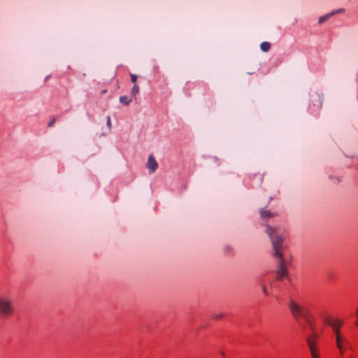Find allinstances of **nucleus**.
I'll return each instance as SVG.
<instances>
[{"label": "nucleus", "instance_id": "5701e85b", "mask_svg": "<svg viewBox=\"0 0 358 358\" xmlns=\"http://www.w3.org/2000/svg\"><path fill=\"white\" fill-rule=\"evenodd\" d=\"M50 78V76H48L45 79V82H47V80Z\"/></svg>", "mask_w": 358, "mask_h": 358}, {"label": "nucleus", "instance_id": "39448f33", "mask_svg": "<svg viewBox=\"0 0 358 358\" xmlns=\"http://www.w3.org/2000/svg\"><path fill=\"white\" fill-rule=\"evenodd\" d=\"M146 168L150 173H153L158 168V163L152 154L150 155L146 163Z\"/></svg>", "mask_w": 358, "mask_h": 358}, {"label": "nucleus", "instance_id": "20e7f679", "mask_svg": "<svg viewBox=\"0 0 358 358\" xmlns=\"http://www.w3.org/2000/svg\"><path fill=\"white\" fill-rule=\"evenodd\" d=\"M343 324V322L339 320H335L334 324H331L334 332L335 334L336 347L340 348L341 350V341H346V338L341 334L340 328Z\"/></svg>", "mask_w": 358, "mask_h": 358}, {"label": "nucleus", "instance_id": "0eeeda50", "mask_svg": "<svg viewBox=\"0 0 358 358\" xmlns=\"http://www.w3.org/2000/svg\"><path fill=\"white\" fill-rule=\"evenodd\" d=\"M259 213L261 215V217L263 219L270 218L274 216V213L271 212L268 210H266L264 208H261L259 210Z\"/></svg>", "mask_w": 358, "mask_h": 358}, {"label": "nucleus", "instance_id": "4be33fe9", "mask_svg": "<svg viewBox=\"0 0 358 358\" xmlns=\"http://www.w3.org/2000/svg\"><path fill=\"white\" fill-rule=\"evenodd\" d=\"M262 290H263V292H264L265 294H268V292H267V289H266V287H265V286H264V287H262Z\"/></svg>", "mask_w": 358, "mask_h": 358}, {"label": "nucleus", "instance_id": "a211bd4d", "mask_svg": "<svg viewBox=\"0 0 358 358\" xmlns=\"http://www.w3.org/2000/svg\"><path fill=\"white\" fill-rule=\"evenodd\" d=\"M315 98H317V99H315L314 101L317 102L318 107H320V108L322 107V101L321 100L320 96L319 95H317L315 96Z\"/></svg>", "mask_w": 358, "mask_h": 358}, {"label": "nucleus", "instance_id": "1a4fd4ad", "mask_svg": "<svg viewBox=\"0 0 358 358\" xmlns=\"http://www.w3.org/2000/svg\"><path fill=\"white\" fill-rule=\"evenodd\" d=\"M308 348L310 350L312 358H320L318 349L317 347L313 346V345L308 342Z\"/></svg>", "mask_w": 358, "mask_h": 358}, {"label": "nucleus", "instance_id": "6ab92c4d", "mask_svg": "<svg viewBox=\"0 0 358 358\" xmlns=\"http://www.w3.org/2000/svg\"><path fill=\"white\" fill-rule=\"evenodd\" d=\"M130 76H131V82L134 83V84H136V82L137 80V76L132 74V73H131Z\"/></svg>", "mask_w": 358, "mask_h": 358}, {"label": "nucleus", "instance_id": "9b49d317", "mask_svg": "<svg viewBox=\"0 0 358 358\" xmlns=\"http://www.w3.org/2000/svg\"><path fill=\"white\" fill-rule=\"evenodd\" d=\"M303 319L305 320V321L306 322L307 324L308 325L309 328L310 329V330H312L313 331H314L315 330V327H314V324L312 322V320H310V315H309V313L303 317Z\"/></svg>", "mask_w": 358, "mask_h": 358}, {"label": "nucleus", "instance_id": "423d86ee", "mask_svg": "<svg viewBox=\"0 0 358 358\" xmlns=\"http://www.w3.org/2000/svg\"><path fill=\"white\" fill-rule=\"evenodd\" d=\"M318 338V334L313 331V333L311 335L308 336L306 338L307 345H308V342H310V343H311L313 346L317 347Z\"/></svg>", "mask_w": 358, "mask_h": 358}, {"label": "nucleus", "instance_id": "f3484780", "mask_svg": "<svg viewBox=\"0 0 358 358\" xmlns=\"http://www.w3.org/2000/svg\"><path fill=\"white\" fill-rule=\"evenodd\" d=\"M334 320H333L331 318L327 317L324 318V323L326 324H328L331 327V324H334Z\"/></svg>", "mask_w": 358, "mask_h": 358}, {"label": "nucleus", "instance_id": "412c9836", "mask_svg": "<svg viewBox=\"0 0 358 358\" xmlns=\"http://www.w3.org/2000/svg\"><path fill=\"white\" fill-rule=\"evenodd\" d=\"M107 126L110 128L111 127V121L110 117L109 116L107 117Z\"/></svg>", "mask_w": 358, "mask_h": 358}, {"label": "nucleus", "instance_id": "dca6fc26", "mask_svg": "<svg viewBox=\"0 0 358 358\" xmlns=\"http://www.w3.org/2000/svg\"><path fill=\"white\" fill-rule=\"evenodd\" d=\"M345 11V10L344 8H338L331 12V14H332L333 16L336 14L343 13Z\"/></svg>", "mask_w": 358, "mask_h": 358}, {"label": "nucleus", "instance_id": "2eb2a0df", "mask_svg": "<svg viewBox=\"0 0 358 358\" xmlns=\"http://www.w3.org/2000/svg\"><path fill=\"white\" fill-rule=\"evenodd\" d=\"M348 343V339L346 338V341H341V346H342V350L340 349V348H338L340 353L341 355H343L345 350V345H347Z\"/></svg>", "mask_w": 358, "mask_h": 358}, {"label": "nucleus", "instance_id": "9d476101", "mask_svg": "<svg viewBox=\"0 0 358 358\" xmlns=\"http://www.w3.org/2000/svg\"><path fill=\"white\" fill-rule=\"evenodd\" d=\"M120 102L124 106H128L132 101V99L128 96H122L120 97Z\"/></svg>", "mask_w": 358, "mask_h": 358}, {"label": "nucleus", "instance_id": "b1692460", "mask_svg": "<svg viewBox=\"0 0 358 358\" xmlns=\"http://www.w3.org/2000/svg\"><path fill=\"white\" fill-rule=\"evenodd\" d=\"M355 324H356L357 326L358 325V321H356Z\"/></svg>", "mask_w": 358, "mask_h": 358}, {"label": "nucleus", "instance_id": "f8f14e48", "mask_svg": "<svg viewBox=\"0 0 358 358\" xmlns=\"http://www.w3.org/2000/svg\"><path fill=\"white\" fill-rule=\"evenodd\" d=\"M260 48L263 52H268L269 50L271 49V44L267 41L262 42L260 44Z\"/></svg>", "mask_w": 358, "mask_h": 358}, {"label": "nucleus", "instance_id": "f257e3e1", "mask_svg": "<svg viewBox=\"0 0 358 358\" xmlns=\"http://www.w3.org/2000/svg\"><path fill=\"white\" fill-rule=\"evenodd\" d=\"M266 233L271 239L273 255L278 259L276 273L277 279L280 280L282 277L287 275L286 266L289 264L288 260L284 257L282 254L284 248L282 245V237L278 229L268 225L266 226Z\"/></svg>", "mask_w": 358, "mask_h": 358}, {"label": "nucleus", "instance_id": "6e6552de", "mask_svg": "<svg viewBox=\"0 0 358 358\" xmlns=\"http://www.w3.org/2000/svg\"><path fill=\"white\" fill-rule=\"evenodd\" d=\"M308 348L310 350L312 358H320L318 349L317 347L313 346V345L308 342Z\"/></svg>", "mask_w": 358, "mask_h": 358}, {"label": "nucleus", "instance_id": "ddd939ff", "mask_svg": "<svg viewBox=\"0 0 358 358\" xmlns=\"http://www.w3.org/2000/svg\"><path fill=\"white\" fill-rule=\"evenodd\" d=\"M331 17H332V14H331V13H327L324 15H322V16L320 17V18L318 20V23L322 24V23L325 22L326 21H327Z\"/></svg>", "mask_w": 358, "mask_h": 358}, {"label": "nucleus", "instance_id": "4468645a", "mask_svg": "<svg viewBox=\"0 0 358 358\" xmlns=\"http://www.w3.org/2000/svg\"><path fill=\"white\" fill-rule=\"evenodd\" d=\"M138 93H139V87L136 84H134L133 87L131 90V95L132 96H135Z\"/></svg>", "mask_w": 358, "mask_h": 358}, {"label": "nucleus", "instance_id": "7ed1b4c3", "mask_svg": "<svg viewBox=\"0 0 358 358\" xmlns=\"http://www.w3.org/2000/svg\"><path fill=\"white\" fill-rule=\"evenodd\" d=\"M288 307L292 317L296 320H298L301 317L303 318L309 313L307 308L301 306L292 299H289Z\"/></svg>", "mask_w": 358, "mask_h": 358}, {"label": "nucleus", "instance_id": "393cba45", "mask_svg": "<svg viewBox=\"0 0 358 358\" xmlns=\"http://www.w3.org/2000/svg\"><path fill=\"white\" fill-rule=\"evenodd\" d=\"M350 358H352V357H350Z\"/></svg>", "mask_w": 358, "mask_h": 358}, {"label": "nucleus", "instance_id": "aec40b11", "mask_svg": "<svg viewBox=\"0 0 358 358\" xmlns=\"http://www.w3.org/2000/svg\"><path fill=\"white\" fill-rule=\"evenodd\" d=\"M55 118L53 117L48 123V127H52L55 124Z\"/></svg>", "mask_w": 358, "mask_h": 358}, {"label": "nucleus", "instance_id": "f03ea898", "mask_svg": "<svg viewBox=\"0 0 358 358\" xmlns=\"http://www.w3.org/2000/svg\"><path fill=\"white\" fill-rule=\"evenodd\" d=\"M15 311L13 299L7 294H0V317L3 319L10 318Z\"/></svg>", "mask_w": 358, "mask_h": 358}]
</instances>
